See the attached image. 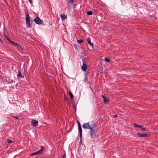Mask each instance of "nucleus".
<instances>
[{"mask_svg": "<svg viewBox=\"0 0 158 158\" xmlns=\"http://www.w3.org/2000/svg\"><path fill=\"white\" fill-rule=\"evenodd\" d=\"M92 128L90 129V136L92 138H94L96 135L97 132V128L96 124L94 122H91Z\"/></svg>", "mask_w": 158, "mask_h": 158, "instance_id": "obj_1", "label": "nucleus"}, {"mask_svg": "<svg viewBox=\"0 0 158 158\" xmlns=\"http://www.w3.org/2000/svg\"><path fill=\"white\" fill-rule=\"evenodd\" d=\"M82 127L84 129H90L92 128L91 123L90 125L89 124V122L85 123L83 124Z\"/></svg>", "mask_w": 158, "mask_h": 158, "instance_id": "obj_2", "label": "nucleus"}, {"mask_svg": "<svg viewBox=\"0 0 158 158\" xmlns=\"http://www.w3.org/2000/svg\"><path fill=\"white\" fill-rule=\"evenodd\" d=\"M34 21L35 23L38 24H42L43 23V21L41 20L38 17H37L34 19Z\"/></svg>", "mask_w": 158, "mask_h": 158, "instance_id": "obj_3", "label": "nucleus"}, {"mask_svg": "<svg viewBox=\"0 0 158 158\" xmlns=\"http://www.w3.org/2000/svg\"><path fill=\"white\" fill-rule=\"evenodd\" d=\"M44 149V147L41 146V149H40L38 151H37L35 152L31 153V154H30V155L31 156H33L34 155H38L39 154L41 153L42 152Z\"/></svg>", "mask_w": 158, "mask_h": 158, "instance_id": "obj_4", "label": "nucleus"}, {"mask_svg": "<svg viewBox=\"0 0 158 158\" xmlns=\"http://www.w3.org/2000/svg\"><path fill=\"white\" fill-rule=\"evenodd\" d=\"M31 123L33 127H36L38 126V121L37 120H33L31 121Z\"/></svg>", "mask_w": 158, "mask_h": 158, "instance_id": "obj_5", "label": "nucleus"}, {"mask_svg": "<svg viewBox=\"0 0 158 158\" xmlns=\"http://www.w3.org/2000/svg\"><path fill=\"white\" fill-rule=\"evenodd\" d=\"M81 69L84 71H85L87 69V66L85 64L83 63L81 67Z\"/></svg>", "mask_w": 158, "mask_h": 158, "instance_id": "obj_6", "label": "nucleus"}, {"mask_svg": "<svg viewBox=\"0 0 158 158\" xmlns=\"http://www.w3.org/2000/svg\"><path fill=\"white\" fill-rule=\"evenodd\" d=\"M137 135H139L140 137H144L147 136V134H142L140 132H137Z\"/></svg>", "mask_w": 158, "mask_h": 158, "instance_id": "obj_7", "label": "nucleus"}, {"mask_svg": "<svg viewBox=\"0 0 158 158\" xmlns=\"http://www.w3.org/2000/svg\"><path fill=\"white\" fill-rule=\"evenodd\" d=\"M102 98L103 99L104 101L103 102L105 103H107L108 101V99L106 98V97L104 95H103L102 96Z\"/></svg>", "mask_w": 158, "mask_h": 158, "instance_id": "obj_8", "label": "nucleus"}, {"mask_svg": "<svg viewBox=\"0 0 158 158\" xmlns=\"http://www.w3.org/2000/svg\"><path fill=\"white\" fill-rule=\"evenodd\" d=\"M60 17L61 18V19L62 21L64 20L65 19L67 18L66 15L64 14H61L60 15Z\"/></svg>", "mask_w": 158, "mask_h": 158, "instance_id": "obj_9", "label": "nucleus"}, {"mask_svg": "<svg viewBox=\"0 0 158 158\" xmlns=\"http://www.w3.org/2000/svg\"><path fill=\"white\" fill-rule=\"evenodd\" d=\"M26 21H30V16L28 13H26Z\"/></svg>", "mask_w": 158, "mask_h": 158, "instance_id": "obj_10", "label": "nucleus"}, {"mask_svg": "<svg viewBox=\"0 0 158 158\" xmlns=\"http://www.w3.org/2000/svg\"><path fill=\"white\" fill-rule=\"evenodd\" d=\"M87 42H88V44H90L91 46H93V43H91V42L90 39V38H88V39H87Z\"/></svg>", "mask_w": 158, "mask_h": 158, "instance_id": "obj_11", "label": "nucleus"}, {"mask_svg": "<svg viewBox=\"0 0 158 158\" xmlns=\"http://www.w3.org/2000/svg\"><path fill=\"white\" fill-rule=\"evenodd\" d=\"M26 22V25L27 27H31L30 25V21H27Z\"/></svg>", "mask_w": 158, "mask_h": 158, "instance_id": "obj_12", "label": "nucleus"}, {"mask_svg": "<svg viewBox=\"0 0 158 158\" xmlns=\"http://www.w3.org/2000/svg\"><path fill=\"white\" fill-rule=\"evenodd\" d=\"M4 37L6 39L8 40V41L10 40V39L8 38V37L7 35L6 34L5 32H4Z\"/></svg>", "mask_w": 158, "mask_h": 158, "instance_id": "obj_13", "label": "nucleus"}, {"mask_svg": "<svg viewBox=\"0 0 158 158\" xmlns=\"http://www.w3.org/2000/svg\"><path fill=\"white\" fill-rule=\"evenodd\" d=\"M20 77L21 78L23 77V76L21 75V72L20 71H19L18 74L17 75V77Z\"/></svg>", "mask_w": 158, "mask_h": 158, "instance_id": "obj_14", "label": "nucleus"}, {"mask_svg": "<svg viewBox=\"0 0 158 158\" xmlns=\"http://www.w3.org/2000/svg\"><path fill=\"white\" fill-rule=\"evenodd\" d=\"M134 126V127L138 128H140L141 127V126L138 125L136 123H134L133 125Z\"/></svg>", "mask_w": 158, "mask_h": 158, "instance_id": "obj_15", "label": "nucleus"}, {"mask_svg": "<svg viewBox=\"0 0 158 158\" xmlns=\"http://www.w3.org/2000/svg\"><path fill=\"white\" fill-rule=\"evenodd\" d=\"M9 41L13 45H16L17 46V45L18 44L17 43H15V42H14L13 41L11 40H9Z\"/></svg>", "mask_w": 158, "mask_h": 158, "instance_id": "obj_16", "label": "nucleus"}, {"mask_svg": "<svg viewBox=\"0 0 158 158\" xmlns=\"http://www.w3.org/2000/svg\"><path fill=\"white\" fill-rule=\"evenodd\" d=\"M69 94L70 95V98L71 99H72L73 98V95L71 92H69Z\"/></svg>", "mask_w": 158, "mask_h": 158, "instance_id": "obj_17", "label": "nucleus"}, {"mask_svg": "<svg viewBox=\"0 0 158 158\" xmlns=\"http://www.w3.org/2000/svg\"><path fill=\"white\" fill-rule=\"evenodd\" d=\"M78 130L79 133H82V130L81 127H78Z\"/></svg>", "mask_w": 158, "mask_h": 158, "instance_id": "obj_18", "label": "nucleus"}, {"mask_svg": "<svg viewBox=\"0 0 158 158\" xmlns=\"http://www.w3.org/2000/svg\"><path fill=\"white\" fill-rule=\"evenodd\" d=\"M17 47L19 49L21 50V51H23V49L21 47V46L19 44H18L17 46Z\"/></svg>", "mask_w": 158, "mask_h": 158, "instance_id": "obj_19", "label": "nucleus"}, {"mask_svg": "<svg viewBox=\"0 0 158 158\" xmlns=\"http://www.w3.org/2000/svg\"><path fill=\"white\" fill-rule=\"evenodd\" d=\"M87 14L88 15H92L93 12L91 11H89L87 12Z\"/></svg>", "mask_w": 158, "mask_h": 158, "instance_id": "obj_20", "label": "nucleus"}, {"mask_svg": "<svg viewBox=\"0 0 158 158\" xmlns=\"http://www.w3.org/2000/svg\"><path fill=\"white\" fill-rule=\"evenodd\" d=\"M77 42L79 44H81L83 42V41L82 40H79L77 41Z\"/></svg>", "mask_w": 158, "mask_h": 158, "instance_id": "obj_21", "label": "nucleus"}, {"mask_svg": "<svg viewBox=\"0 0 158 158\" xmlns=\"http://www.w3.org/2000/svg\"><path fill=\"white\" fill-rule=\"evenodd\" d=\"M140 128L143 131H145V128L143 127L142 126H141V127Z\"/></svg>", "mask_w": 158, "mask_h": 158, "instance_id": "obj_22", "label": "nucleus"}, {"mask_svg": "<svg viewBox=\"0 0 158 158\" xmlns=\"http://www.w3.org/2000/svg\"><path fill=\"white\" fill-rule=\"evenodd\" d=\"M105 60L106 62H109L110 60L109 59L105 58Z\"/></svg>", "mask_w": 158, "mask_h": 158, "instance_id": "obj_23", "label": "nucleus"}, {"mask_svg": "<svg viewBox=\"0 0 158 158\" xmlns=\"http://www.w3.org/2000/svg\"><path fill=\"white\" fill-rule=\"evenodd\" d=\"M7 142L9 143H11L13 142V141L10 139H8L7 140Z\"/></svg>", "mask_w": 158, "mask_h": 158, "instance_id": "obj_24", "label": "nucleus"}, {"mask_svg": "<svg viewBox=\"0 0 158 158\" xmlns=\"http://www.w3.org/2000/svg\"><path fill=\"white\" fill-rule=\"evenodd\" d=\"M69 2V3L73 4L74 2V0H68Z\"/></svg>", "mask_w": 158, "mask_h": 158, "instance_id": "obj_25", "label": "nucleus"}, {"mask_svg": "<svg viewBox=\"0 0 158 158\" xmlns=\"http://www.w3.org/2000/svg\"><path fill=\"white\" fill-rule=\"evenodd\" d=\"M77 124H78V127H81V124H80V122L79 121H77Z\"/></svg>", "mask_w": 158, "mask_h": 158, "instance_id": "obj_26", "label": "nucleus"}, {"mask_svg": "<svg viewBox=\"0 0 158 158\" xmlns=\"http://www.w3.org/2000/svg\"><path fill=\"white\" fill-rule=\"evenodd\" d=\"M29 0L30 3V4H31L32 3V0Z\"/></svg>", "mask_w": 158, "mask_h": 158, "instance_id": "obj_27", "label": "nucleus"}, {"mask_svg": "<svg viewBox=\"0 0 158 158\" xmlns=\"http://www.w3.org/2000/svg\"><path fill=\"white\" fill-rule=\"evenodd\" d=\"M80 134V135H79V136L80 137H82V133H79Z\"/></svg>", "mask_w": 158, "mask_h": 158, "instance_id": "obj_28", "label": "nucleus"}, {"mask_svg": "<svg viewBox=\"0 0 158 158\" xmlns=\"http://www.w3.org/2000/svg\"><path fill=\"white\" fill-rule=\"evenodd\" d=\"M117 117V115H115V116H114V117Z\"/></svg>", "mask_w": 158, "mask_h": 158, "instance_id": "obj_29", "label": "nucleus"}, {"mask_svg": "<svg viewBox=\"0 0 158 158\" xmlns=\"http://www.w3.org/2000/svg\"><path fill=\"white\" fill-rule=\"evenodd\" d=\"M63 158H65V155H64V156H63Z\"/></svg>", "mask_w": 158, "mask_h": 158, "instance_id": "obj_30", "label": "nucleus"}, {"mask_svg": "<svg viewBox=\"0 0 158 158\" xmlns=\"http://www.w3.org/2000/svg\"><path fill=\"white\" fill-rule=\"evenodd\" d=\"M14 117V118H16V119H18V118L17 117Z\"/></svg>", "mask_w": 158, "mask_h": 158, "instance_id": "obj_31", "label": "nucleus"}]
</instances>
